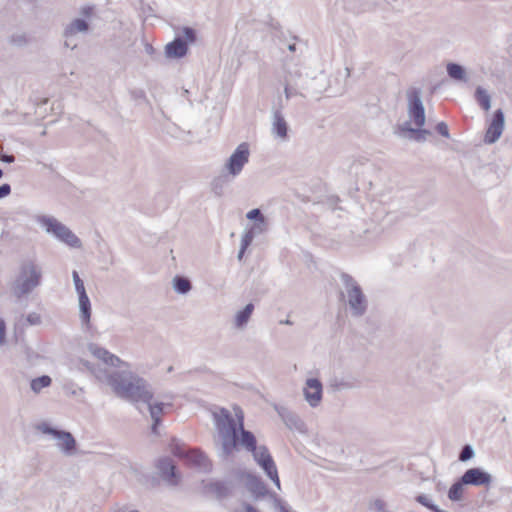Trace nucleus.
Masks as SVG:
<instances>
[{"label":"nucleus","mask_w":512,"mask_h":512,"mask_svg":"<svg viewBox=\"0 0 512 512\" xmlns=\"http://www.w3.org/2000/svg\"><path fill=\"white\" fill-rule=\"evenodd\" d=\"M245 251L246 250H242V247L240 246V250H239L238 255H237V258H238L239 261H241L243 259Z\"/></svg>","instance_id":"obj_54"},{"label":"nucleus","mask_w":512,"mask_h":512,"mask_svg":"<svg viewBox=\"0 0 512 512\" xmlns=\"http://www.w3.org/2000/svg\"><path fill=\"white\" fill-rule=\"evenodd\" d=\"M346 71H347V76H349L350 75V69L346 68Z\"/></svg>","instance_id":"obj_60"},{"label":"nucleus","mask_w":512,"mask_h":512,"mask_svg":"<svg viewBox=\"0 0 512 512\" xmlns=\"http://www.w3.org/2000/svg\"><path fill=\"white\" fill-rule=\"evenodd\" d=\"M150 481L152 487H156L159 485V480L155 476H151Z\"/></svg>","instance_id":"obj_53"},{"label":"nucleus","mask_w":512,"mask_h":512,"mask_svg":"<svg viewBox=\"0 0 512 512\" xmlns=\"http://www.w3.org/2000/svg\"><path fill=\"white\" fill-rule=\"evenodd\" d=\"M57 439L61 441L58 446L65 455L71 456L76 453L77 443L70 432L61 430L60 433L57 434Z\"/></svg>","instance_id":"obj_18"},{"label":"nucleus","mask_w":512,"mask_h":512,"mask_svg":"<svg viewBox=\"0 0 512 512\" xmlns=\"http://www.w3.org/2000/svg\"><path fill=\"white\" fill-rule=\"evenodd\" d=\"M244 476L246 479L245 486L247 490L251 492L256 499L265 497L269 494V491L261 477L250 472L244 473Z\"/></svg>","instance_id":"obj_15"},{"label":"nucleus","mask_w":512,"mask_h":512,"mask_svg":"<svg viewBox=\"0 0 512 512\" xmlns=\"http://www.w3.org/2000/svg\"><path fill=\"white\" fill-rule=\"evenodd\" d=\"M3 175H4V172H3V170L0 168V179H2Z\"/></svg>","instance_id":"obj_59"},{"label":"nucleus","mask_w":512,"mask_h":512,"mask_svg":"<svg viewBox=\"0 0 512 512\" xmlns=\"http://www.w3.org/2000/svg\"><path fill=\"white\" fill-rule=\"evenodd\" d=\"M271 26H272V28H274V29H278V28L280 27V24H279L278 22H276L275 24H274V23H272V24H271Z\"/></svg>","instance_id":"obj_57"},{"label":"nucleus","mask_w":512,"mask_h":512,"mask_svg":"<svg viewBox=\"0 0 512 512\" xmlns=\"http://www.w3.org/2000/svg\"><path fill=\"white\" fill-rule=\"evenodd\" d=\"M129 512H140V511H138V510H132V511H129Z\"/></svg>","instance_id":"obj_62"},{"label":"nucleus","mask_w":512,"mask_h":512,"mask_svg":"<svg viewBox=\"0 0 512 512\" xmlns=\"http://www.w3.org/2000/svg\"><path fill=\"white\" fill-rule=\"evenodd\" d=\"M24 354L26 356V359L30 363H33L36 359L39 358L38 353H36L32 348L27 347V346L24 348Z\"/></svg>","instance_id":"obj_47"},{"label":"nucleus","mask_w":512,"mask_h":512,"mask_svg":"<svg viewBox=\"0 0 512 512\" xmlns=\"http://www.w3.org/2000/svg\"><path fill=\"white\" fill-rule=\"evenodd\" d=\"M437 88H438V86H437V85H436V86H434V87L432 88V92H434Z\"/></svg>","instance_id":"obj_61"},{"label":"nucleus","mask_w":512,"mask_h":512,"mask_svg":"<svg viewBox=\"0 0 512 512\" xmlns=\"http://www.w3.org/2000/svg\"><path fill=\"white\" fill-rule=\"evenodd\" d=\"M152 418V426H151V432L155 435L158 434V427L161 424L162 420L161 417H151Z\"/></svg>","instance_id":"obj_50"},{"label":"nucleus","mask_w":512,"mask_h":512,"mask_svg":"<svg viewBox=\"0 0 512 512\" xmlns=\"http://www.w3.org/2000/svg\"><path fill=\"white\" fill-rule=\"evenodd\" d=\"M146 51H147V53H152V52L154 51V49H153L152 45L147 44V45H146Z\"/></svg>","instance_id":"obj_56"},{"label":"nucleus","mask_w":512,"mask_h":512,"mask_svg":"<svg viewBox=\"0 0 512 512\" xmlns=\"http://www.w3.org/2000/svg\"><path fill=\"white\" fill-rule=\"evenodd\" d=\"M173 289L181 295L187 294L192 289L191 281L184 276L176 275L173 280Z\"/></svg>","instance_id":"obj_27"},{"label":"nucleus","mask_w":512,"mask_h":512,"mask_svg":"<svg viewBox=\"0 0 512 512\" xmlns=\"http://www.w3.org/2000/svg\"><path fill=\"white\" fill-rule=\"evenodd\" d=\"M38 223L45 228L47 233L53 234L58 240L63 238L67 228V226L51 216L43 215L38 217Z\"/></svg>","instance_id":"obj_16"},{"label":"nucleus","mask_w":512,"mask_h":512,"mask_svg":"<svg viewBox=\"0 0 512 512\" xmlns=\"http://www.w3.org/2000/svg\"><path fill=\"white\" fill-rule=\"evenodd\" d=\"M11 194V185L3 183L0 185V199H3Z\"/></svg>","instance_id":"obj_48"},{"label":"nucleus","mask_w":512,"mask_h":512,"mask_svg":"<svg viewBox=\"0 0 512 512\" xmlns=\"http://www.w3.org/2000/svg\"><path fill=\"white\" fill-rule=\"evenodd\" d=\"M446 71H447L448 76L454 81H459V82H467L468 81L466 69L464 68V66H462L458 63H455V62L447 63Z\"/></svg>","instance_id":"obj_24"},{"label":"nucleus","mask_w":512,"mask_h":512,"mask_svg":"<svg viewBox=\"0 0 512 512\" xmlns=\"http://www.w3.org/2000/svg\"><path fill=\"white\" fill-rule=\"evenodd\" d=\"M89 351L98 359L102 360L104 363L107 360V356L110 355V352L103 348L98 346L97 344H89Z\"/></svg>","instance_id":"obj_33"},{"label":"nucleus","mask_w":512,"mask_h":512,"mask_svg":"<svg viewBox=\"0 0 512 512\" xmlns=\"http://www.w3.org/2000/svg\"><path fill=\"white\" fill-rule=\"evenodd\" d=\"M275 411L278 413L279 417L282 419L284 424L290 430H296L298 432H305V423L304 421L296 414L291 411L287 407L281 405H274Z\"/></svg>","instance_id":"obj_13"},{"label":"nucleus","mask_w":512,"mask_h":512,"mask_svg":"<svg viewBox=\"0 0 512 512\" xmlns=\"http://www.w3.org/2000/svg\"><path fill=\"white\" fill-rule=\"evenodd\" d=\"M60 241L72 248L82 247L80 238L77 237L68 227L66 228L65 234Z\"/></svg>","instance_id":"obj_31"},{"label":"nucleus","mask_w":512,"mask_h":512,"mask_svg":"<svg viewBox=\"0 0 512 512\" xmlns=\"http://www.w3.org/2000/svg\"><path fill=\"white\" fill-rule=\"evenodd\" d=\"M154 466L157 469L161 480L168 486L176 487L180 484L182 475L170 457L163 456L158 458L155 461Z\"/></svg>","instance_id":"obj_7"},{"label":"nucleus","mask_w":512,"mask_h":512,"mask_svg":"<svg viewBox=\"0 0 512 512\" xmlns=\"http://www.w3.org/2000/svg\"><path fill=\"white\" fill-rule=\"evenodd\" d=\"M475 456V451L470 444H465L458 455V460L461 462H467Z\"/></svg>","instance_id":"obj_37"},{"label":"nucleus","mask_w":512,"mask_h":512,"mask_svg":"<svg viewBox=\"0 0 512 512\" xmlns=\"http://www.w3.org/2000/svg\"><path fill=\"white\" fill-rule=\"evenodd\" d=\"M288 50L291 51V52H295L296 51V44L295 43L289 44L288 45Z\"/></svg>","instance_id":"obj_55"},{"label":"nucleus","mask_w":512,"mask_h":512,"mask_svg":"<svg viewBox=\"0 0 512 512\" xmlns=\"http://www.w3.org/2000/svg\"><path fill=\"white\" fill-rule=\"evenodd\" d=\"M249 144L243 142L237 146L226 162L228 174L232 177L239 175L246 163L249 161Z\"/></svg>","instance_id":"obj_9"},{"label":"nucleus","mask_w":512,"mask_h":512,"mask_svg":"<svg viewBox=\"0 0 512 512\" xmlns=\"http://www.w3.org/2000/svg\"><path fill=\"white\" fill-rule=\"evenodd\" d=\"M79 298V310H80V319L83 325L89 327L90 319H91V302L87 295L81 294L78 295Z\"/></svg>","instance_id":"obj_23"},{"label":"nucleus","mask_w":512,"mask_h":512,"mask_svg":"<svg viewBox=\"0 0 512 512\" xmlns=\"http://www.w3.org/2000/svg\"><path fill=\"white\" fill-rule=\"evenodd\" d=\"M198 34L196 29L184 26L175 38L165 46V55L169 59H180L187 55L189 45L196 43Z\"/></svg>","instance_id":"obj_5"},{"label":"nucleus","mask_w":512,"mask_h":512,"mask_svg":"<svg viewBox=\"0 0 512 512\" xmlns=\"http://www.w3.org/2000/svg\"><path fill=\"white\" fill-rule=\"evenodd\" d=\"M72 278H73V282H74L75 290H76L77 294L78 295L85 294L86 293V289H85V286H84V282L80 278V276H79V274H78V272L76 270H74L72 272Z\"/></svg>","instance_id":"obj_38"},{"label":"nucleus","mask_w":512,"mask_h":512,"mask_svg":"<svg viewBox=\"0 0 512 512\" xmlns=\"http://www.w3.org/2000/svg\"><path fill=\"white\" fill-rule=\"evenodd\" d=\"M215 426L221 438V454L223 459H228L234 451L241 446L251 452L254 460L259 465L266 459L272 458L265 445L257 446V439L253 432L245 429L244 416L241 410L236 412V418L226 408H221L213 413Z\"/></svg>","instance_id":"obj_1"},{"label":"nucleus","mask_w":512,"mask_h":512,"mask_svg":"<svg viewBox=\"0 0 512 512\" xmlns=\"http://www.w3.org/2000/svg\"><path fill=\"white\" fill-rule=\"evenodd\" d=\"M408 99V115L417 127L425 124V108L421 99V90L411 88L407 92Z\"/></svg>","instance_id":"obj_8"},{"label":"nucleus","mask_w":512,"mask_h":512,"mask_svg":"<svg viewBox=\"0 0 512 512\" xmlns=\"http://www.w3.org/2000/svg\"><path fill=\"white\" fill-rule=\"evenodd\" d=\"M399 134L404 136L405 133H408V137L410 139L415 140L416 142H423L426 140V137L431 134V132L422 127L413 128L410 126L409 122H404L402 125H399Z\"/></svg>","instance_id":"obj_19"},{"label":"nucleus","mask_w":512,"mask_h":512,"mask_svg":"<svg viewBox=\"0 0 512 512\" xmlns=\"http://www.w3.org/2000/svg\"><path fill=\"white\" fill-rule=\"evenodd\" d=\"M329 387L333 391H340V390H344V389H350L353 387V385L350 382H347L343 379H339V378L335 377L330 380Z\"/></svg>","instance_id":"obj_34"},{"label":"nucleus","mask_w":512,"mask_h":512,"mask_svg":"<svg viewBox=\"0 0 512 512\" xmlns=\"http://www.w3.org/2000/svg\"><path fill=\"white\" fill-rule=\"evenodd\" d=\"M26 321L30 324V325H39L41 324L42 322V319H41V316L40 314L36 313V312H32V313H29L26 317Z\"/></svg>","instance_id":"obj_45"},{"label":"nucleus","mask_w":512,"mask_h":512,"mask_svg":"<svg viewBox=\"0 0 512 512\" xmlns=\"http://www.w3.org/2000/svg\"><path fill=\"white\" fill-rule=\"evenodd\" d=\"M6 342V323L0 318V345H4Z\"/></svg>","instance_id":"obj_49"},{"label":"nucleus","mask_w":512,"mask_h":512,"mask_svg":"<svg viewBox=\"0 0 512 512\" xmlns=\"http://www.w3.org/2000/svg\"><path fill=\"white\" fill-rule=\"evenodd\" d=\"M466 483L462 482V477L458 478L448 490V498L453 502H458L463 499V491Z\"/></svg>","instance_id":"obj_28"},{"label":"nucleus","mask_w":512,"mask_h":512,"mask_svg":"<svg viewBox=\"0 0 512 512\" xmlns=\"http://www.w3.org/2000/svg\"><path fill=\"white\" fill-rule=\"evenodd\" d=\"M253 311H254V304L253 303L246 304L244 308H242L235 314L234 326L237 329L245 328L251 318Z\"/></svg>","instance_id":"obj_22"},{"label":"nucleus","mask_w":512,"mask_h":512,"mask_svg":"<svg viewBox=\"0 0 512 512\" xmlns=\"http://www.w3.org/2000/svg\"><path fill=\"white\" fill-rule=\"evenodd\" d=\"M246 218L248 220L256 222L265 218V216L263 215L262 211L259 208H254L246 214Z\"/></svg>","instance_id":"obj_41"},{"label":"nucleus","mask_w":512,"mask_h":512,"mask_svg":"<svg viewBox=\"0 0 512 512\" xmlns=\"http://www.w3.org/2000/svg\"><path fill=\"white\" fill-rule=\"evenodd\" d=\"M95 6L86 5L80 9V14L84 19H90L94 14Z\"/></svg>","instance_id":"obj_46"},{"label":"nucleus","mask_w":512,"mask_h":512,"mask_svg":"<svg viewBox=\"0 0 512 512\" xmlns=\"http://www.w3.org/2000/svg\"><path fill=\"white\" fill-rule=\"evenodd\" d=\"M41 280L42 271L38 264L32 259H24L20 263L19 273L12 284V293L20 299L38 287Z\"/></svg>","instance_id":"obj_3"},{"label":"nucleus","mask_w":512,"mask_h":512,"mask_svg":"<svg viewBox=\"0 0 512 512\" xmlns=\"http://www.w3.org/2000/svg\"><path fill=\"white\" fill-rule=\"evenodd\" d=\"M106 365L112 366V367H121L124 369H130V364L121 360L118 356L110 353V355L107 356V360L105 361Z\"/></svg>","instance_id":"obj_36"},{"label":"nucleus","mask_w":512,"mask_h":512,"mask_svg":"<svg viewBox=\"0 0 512 512\" xmlns=\"http://www.w3.org/2000/svg\"><path fill=\"white\" fill-rule=\"evenodd\" d=\"M107 382L115 395L132 403H149L154 393L148 381L130 369L114 371L107 375Z\"/></svg>","instance_id":"obj_2"},{"label":"nucleus","mask_w":512,"mask_h":512,"mask_svg":"<svg viewBox=\"0 0 512 512\" xmlns=\"http://www.w3.org/2000/svg\"><path fill=\"white\" fill-rule=\"evenodd\" d=\"M148 405V409L150 412L151 417H161V415L164 413L165 407H172L171 403H163V402H157L152 404L151 401L149 403H146Z\"/></svg>","instance_id":"obj_32"},{"label":"nucleus","mask_w":512,"mask_h":512,"mask_svg":"<svg viewBox=\"0 0 512 512\" xmlns=\"http://www.w3.org/2000/svg\"><path fill=\"white\" fill-rule=\"evenodd\" d=\"M0 160L4 163L11 164L15 161V157L12 154L0 153Z\"/></svg>","instance_id":"obj_51"},{"label":"nucleus","mask_w":512,"mask_h":512,"mask_svg":"<svg viewBox=\"0 0 512 512\" xmlns=\"http://www.w3.org/2000/svg\"><path fill=\"white\" fill-rule=\"evenodd\" d=\"M504 130V113L501 109L494 111L484 136L486 144H493L501 137Z\"/></svg>","instance_id":"obj_12"},{"label":"nucleus","mask_w":512,"mask_h":512,"mask_svg":"<svg viewBox=\"0 0 512 512\" xmlns=\"http://www.w3.org/2000/svg\"><path fill=\"white\" fill-rule=\"evenodd\" d=\"M474 98L483 110L488 111L491 108V96L483 87L478 86L475 89Z\"/></svg>","instance_id":"obj_26"},{"label":"nucleus","mask_w":512,"mask_h":512,"mask_svg":"<svg viewBox=\"0 0 512 512\" xmlns=\"http://www.w3.org/2000/svg\"><path fill=\"white\" fill-rule=\"evenodd\" d=\"M271 496L273 497L274 499V505L275 507L278 509V512H291L287 506L285 505V503L276 495V494H271Z\"/></svg>","instance_id":"obj_44"},{"label":"nucleus","mask_w":512,"mask_h":512,"mask_svg":"<svg viewBox=\"0 0 512 512\" xmlns=\"http://www.w3.org/2000/svg\"><path fill=\"white\" fill-rule=\"evenodd\" d=\"M461 477H462V482L466 483V485L477 486V487H479V486L488 487V486H490V484L493 481L492 475L490 473H488L487 471H485L481 467L469 468L462 474Z\"/></svg>","instance_id":"obj_11"},{"label":"nucleus","mask_w":512,"mask_h":512,"mask_svg":"<svg viewBox=\"0 0 512 512\" xmlns=\"http://www.w3.org/2000/svg\"><path fill=\"white\" fill-rule=\"evenodd\" d=\"M172 454L185 461L188 465L201 468L204 471H210L212 464L206 454L198 448L186 449L176 439L172 440L170 445Z\"/></svg>","instance_id":"obj_6"},{"label":"nucleus","mask_w":512,"mask_h":512,"mask_svg":"<svg viewBox=\"0 0 512 512\" xmlns=\"http://www.w3.org/2000/svg\"><path fill=\"white\" fill-rule=\"evenodd\" d=\"M254 237H255V235L253 233H251L249 230H247L243 234L242 239H241L242 250H246L251 245Z\"/></svg>","instance_id":"obj_42"},{"label":"nucleus","mask_w":512,"mask_h":512,"mask_svg":"<svg viewBox=\"0 0 512 512\" xmlns=\"http://www.w3.org/2000/svg\"><path fill=\"white\" fill-rule=\"evenodd\" d=\"M244 510L245 512H259L253 505L249 503L244 504Z\"/></svg>","instance_id":"obj_52"},{"label":"nucleus","mask_w":512,"mask_h":512,"mask_svg":"<svg viewBox=\"0 0 512 512\" xmlns=\"http://www.w3.org/2000/svg\"><path fill=\"white\" fill-rule=\"evenodd\" d=\"M345 292H340V299L347 298L353 317H362L368 309V300L359 283L348 273L340 274Z\"/></svg>","instance_id":"obj_4"},{"label":"nucleus","mask_w":512,"mask_h":512,"mask_svg":"<svg viewBox=\"0 0 512 512\" xmlns=\"http://www.w3.org/2000/svg\"><path fill=\"white\" fill-rule=\"evenodd\" d=\"M9 41L11 44H13L15 46L22 47L28 43V38H27L26 34H24V33L13 34V35H11Z\"/></svg>","instance_id":"obj_39"},{"label":"nucleus","mask_w":512,"mask_h":512,"mask_svg":"<svg viewBox=\"0 0 512 512\" xmlns=\"http://www.w3.org/2000/svg\"><path fill=\"white\" fill-rule=\"evenodd\" d=\"M435 130L437 131L438 134H440L441 136H443L445 138L450 137L448 125L443 121L437 123Z\"/></svg>","instance_id":"obj_43"},{"label":"nucleus","mask_w":512,"mask_h":512,"mask_svg":"<svg viewBox=\"0 0 512 512\" xmlns=\"http://www.w3.org/2000/svg\"><path fill=\"white\" fill-rule=\"evenodd\" d=\"M259 466L265 472L266 476L276 485V487L280 489V479L273 458L266 459V461L260 463Z\"/></svg>","instance_id":"obj_25"},{"label":"nucleus","mask_w":512,"mask_h":512,"mask_svg":"<svg viewBox=\"0 0 512 512\" xmlns=\"http://www.w3.org/2000/svg\"><path fill=\"white\" fill-rule=\"evenodd\" d=\"M202 493L204 495H214L218 500L229 497L232 493L231 482L221 480L201 481Z\"/></svg>","instance_id":"obj_10"},{"label":"nucleus","mask_w":512,"mask_h":512,"mask_svg":"<svg viewBox=\"0 0 512 512\" xmlns=\"http://www.w3.org/2000/svg\"><path fill=\"white\" fill-rule=\"evenodd\" d=\"M282 106L273 112V121H272V133L281 139H286L288 136V124L281 112Z\"/></svg>","instance_id":"obj_17"},{"label":"nucleus","mask_w":512,"mask_h":512,"mask_svg":"<svg viewBox=\"0 0 512 512\" xmlns=\"http://www.w3.org/2000/svg\"><path fill=\"white\" fill-rule=\"evenodd\" d=\"M229 182V174H222L215 177L211 183V189L216 196H222L225 186Z\"/></svg>","instance_id":"obj_29"},{"label":"nucleus","mask_w":512,"mask_h":512,"mask_svg":"<svg viewBox=\"0 0 512 512\" xmlns=\"http://www.w3.org/2000/svg\"><path fill=\"white\" fill-rule=\"evenodd\" d=\"M172 371H173V366H169V367L167 368V372H168V373H170V372H172Z\"/></svg>","instance_id":"obj_58"},{"label":"nucleus","mask_w":512,"mask_h":512,"mask_svg":"<svg viewBox=\"0 0 512 512\" xmlns=\"http://www.w3.org/2000/svg\"><path fill=\"white\" fill-rule=\"evenodd\" d=\"M300 70L296 69L294 72L287 70L286 76L284 78V93L287 100H289L292 96L298 95V90L296 88V80L301 77Z\"/></svg>","instance_id":"obj_20"},{"label":"nucleus","mask_w":512,"mask_h":512,"mask_svg":"<svg viewBox=\"0 0 512 512\" xmlns=\"http://www.w3.org/2000/svg\"><path fill=\"white\" fill-rule=\"evenodd\" d=\"M52 379L48 375H42L31 380L30 388L34 393H40L43 388L51 385Z\"/></svg>","instance_id":"obj_30"},{"label":"nucleus","mask_w":512,"mask_h":512,"mask_svg":"<svg viewBox=\"0 0 512 512\" xmlns=\"http://www.w3.org/2000/svg\"><path fill=\"white\" fill-rule=\"evenodd\" d=\"M268 229V220L265 218L256 221L252 224V226L248 229L255 236L264 233Z\"/></svg>","instance_id":"obj_35"},{"label":"nucleus","mask_w":512,"mask_h":512,"mask_svg":"<svg viewBox=\"0 0 512 512\" xmlns=\"http://www.w3.org/2000/svg\"><path fill=\"white\" fill-rule=\"evenodd\" d=\"M38 429L44 433V434H48V435H51L53 436L54 438H57V434L60 433L61 430L55 428V427H52L50 424L48 423H41L39 426H38Z\"/></svg>","instance_id":"obj_40"},{"label":"nucleus","mask_w":512,"mask_h":512,"mask_svg":"<svg viewBox=\"0 0 512 512\" xmlns=\"http://www.w3.org/2000/svg\"><path fill=\"white\" fill-rule=\"evenodd\" d=\"M89 27V23L86 19L76 18L66 26L64 30V36L68 38L70 36H74L79 32L86 33L88 32Z\"/></svg>","instance_id":"obj_21"},{"label":"nucleus","mask_w":512,"mask_h":512,"mask_svg":"<svg viewBox=\"0 0 512 512\" xmlns=\"http://www.w3.org/2000/svg\"><path fill=\"white\" fill-rule=\"evenodd\" d=\"M305 400L311 407H317L322 400L323 386L319 379L308 378L303 389Z\"/></svg>","instance_id":"obj_14"}]
</instances>
